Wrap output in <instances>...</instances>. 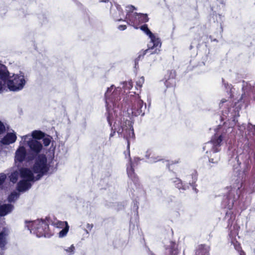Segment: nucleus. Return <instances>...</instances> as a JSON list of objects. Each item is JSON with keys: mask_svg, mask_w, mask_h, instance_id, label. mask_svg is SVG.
Segmentation results:
<instances>
[{"mask_svg": "<svg viewBox=\"0 0 255 255\" xmlns=\"http://www.w3.org/2000/svg\"><path fill=\"white\" fill-rule=\"evenodd\" d=\"M139 158H135L133 161H132L131 159L129 160V166L127 167V174L129 178H130L133 181L136 180V176L134 172L133 167L137 164V162L139 161Z\"/></svg>", "mask_w": 255, "mask_h": 255, "instance_id": "dca6fc26", "label": "nucleus"}, {"mask_svg": "<svg viewBox=\"0 0 255 255\" xmlns=\"http://www.w3.org/2000/svg\"><path fill=\"white\" fill-rule=\"evenodd\" d=\"M192 182H189V184L192 187V189L194 191L197 193L198 192V190L196 188L197 185L196 184V182L197 180V175L196 173L192 174Z\"/></svg>", "mask_w": 255, "mask_h": 255, "instance_id": "c85d7f7f", "label": "nucleus"}, {"mask_svg": "<svg viewBox=\"0 0 255 255\" xmlns=\"http://www.w3.org/2000/svg\"><path fill=\"white\" fill-rule=\"evenodd\" d=\"M84 231L87 234H89V233L87 230L85 229Z\"/></svg>", "mask_w": 255, "mask_h": 255, "instance_id": "603ef678", "label": "nucleus"}, {"mask_svg": "<svg viewBox=\"0 0 255 255\" xmlns=\"http://www.w3.org/2000/svg\"><path fill=\"white\" fill-rule=\"evenodd\" d=\"M135 7L134 6H133V5H128V6H127V14H130L131 16H133V14H130V12H132V11L134 10V9H135Z\"/></svg>", "mask_w": 255, "mask_h": 255, "instance_id": "4c0bfd02", "label": "nucleus"}, {"mask_svg": "<svg viewBox=\"0 0 255 255\" xmlns=\"http://www.w3.org/2000/svg\"><path fill=\"white\" fill-rule=\"evenodd\" d=\"M30 137L34 139H40L43 138L45 134L40 130H34L32 132L31 135H30Z\"/></svg>", "mask_w": 255, "mask_h": 255, "instance_id": "cd10ccee", "label": "nucleus"}, {"mask_svg": "<svg viewBox=\"0 0 255 255\" xmlns=\"http://www.w3.org/2000/svg\"><path fill=\"white\" fill-rule=\"evenodd\" d=\"M24 141H26V144L29 147L28 158L32 159L40 154V153L43 149L42 143L36 139H32L29 134L23 135L21 137Z\"/></svg>", "mask_w": 255, "mask_h": 255, "instance_id": "0eeeda50", "label": "nucleus"}, {"mask_svg": "<svg viewBox=\"0 0 255 255\" xmlns=\"http://www.w3.org/2000/svg\"><path fill=\"white\" fill-rule=\"evenodd\" d=\"M147 162L149 163H155L162 159L161 156L156 155L150 150H148L145 155Z\"/></svg>", "mask_w": 255, "mask_h": 255, "instance_id": "4be33fe9", "label": "nucleus"}, {"mask_svg": "<svg viewBox=\"0 0 255 255\" xmlns=\"http://www.w3.org/2000/svg\"><path fill=\"white\" fill-rule=\"evenodd\" d=\"M209 251L207 246L200 245L196 251L195 255H209Z\"/></svg>", "mask_w": 255, "mask_h": 255, "instance_id": "bb28decb", "label": "nucleus"}, {"mask_svg": "<svg viewBox=\"0 0 255 255\" xmlns=\"http://www.w3.org/2000/svg\"><path fill=\"white\" fill-rule=\"evenodd\" d=\"M5 130V127L3 123L0 121V134L2 133Z\"/></svg>", "mask_w": 255, "mask_h": 255, "instance_id": "a19ab883", "label": "nucleus"}, {"mask_svg": "<svg viewBox=\"0 0 255 255\" xmlns=\"http://www.w3.org/2000/svg\"><path fill=\"white\" fill-rule=\"evenodd\" d=\"M144 79L143 77H141L138 80V81H136V88L137 89H138L137 87H139V88H140L141 87L143 83H144Z\"/></svg>", "mask_w": 255, "mask_h": 255, "instance_id": "f704fd0d", "label": "nucleus"}, {"mask_svg": "<svg viewBox=\"0 0 255 255\" xmlns=\"http://www.w3.org/2000/svg\"><path fill=\"white\" fill-rule=\"evenodd\" d=\"M254 182L255 183V167L254 168Z\"/></svg>", "mask_w": 255, "mask_h": 255, "instance_id": "8fccbe9b", "label": "nucleus"}, {"mask_svg": "<svg viewBox=\"0 0 255 255\" xmlns=\"http://www.w3.org/2000/svg\"><path fill=\"white\" fill-rule=\"evenodd\" d=\"M148 48L143 52H140L138 56V57L135 60V66L138 64V61L142 59L143 56L147 53H149V54H153L158 53L160 51V47H149V46H147Z\"/></svg>", "mask_w": 255, "mask_h": 255, "instance_id": "f3484780", "label": "nucleus"}, {"mask_svg": "<svg viewBox=\"0 0 255 255\" xmlns=\"http://www.w3.org/2000/svg\"><path fill=\"white\" fill-rule=\"evenodd\" d=\"M14 206L11 204H1L0 203V217L5 216L12 212Z\"/></svg>", "mask_w": 255, "mask_h": 255, "instance_id": "412c9836", "label": "nucleus"}, {"mask_svg": "<svg viewBox=\"0 0 255 255\" xmlns=\"http://www.w3.org/2000/svg\"><path fill=\"white\" fill-rule=\"evenodd\" d=\"M3 87V83L2 82V80H0V93L2 91Z\"/></svg>", "mask_w": 255, "mask_h": 255, "instance_id": "c03bdc74", "label": "nucleus"}, {"mask_svg": "<svg viewBox=\"0 0 255 255\" xmlns=\"http://www.w3.org/2000/svg\"><path fill=\"white\" fill-rule=\"evenodd\" d=\"M86 226L87 229H88L89 230H91V229L93 227V225L88 223Z\"/></svg>", "mask_w": 255, "mask_h": 255, "instance_id": "a18cd8bd", "label": "nucleus"}, {"mask_svg": "<svg viewBox=\"0 0 255 255\" xmlns=\"http://www.w3.org/2000/svg\"><path fill=\"white\" fill-rule=\"evenodd\" d=\"M57 227L62 228L64 226L65 227L59 233V237L60 238H63L65 236L69 230V226L67 222L59 221L57 223Z\"/></svg>", "mask_w": 255, "mask_h": 255, "instance_id": "b1692460", "label": "nucleus"}, {"mask_svg": "<svg viewBox=\"0 0 255 255\" xmlns=\"http://www.w3.org/2000/svg\"><path fill=\"white\" fill-rule=\"evenodd\" d=\"M121 88L112 85L107 89L105 95L107 110L108 113L107 121L110 127L113 121H115L114 130L110 134V139L112 137L117 130L119 135L123 137L127 140L128 148H129V140L134 136L132 123L130 120L122 117V108L123 104L120 102L121 99Z\"/></svg>", "mask_w": 255, "mask_h": 255, "instance_id": "f257e3e1", "label": "nucleus"}, {"mask_svg": "<svg viewBox=\"0 0 255 255\" xmlns=\"http://www.w3.org/2000/svg\"><path fill=\"white\" fill-rule=\"evenodd\" d=\"M64 250L68 253L69 255H73L74 253L75 247L73 245L71 246L70 247L67 249H64Z\"/></svg>", "mask_w": 255, "mask_h": 255, "instance_id": "c9c22d12", "label": "nucleus"}, {"mask_svg": "<svg viewBox=\"0 0 255 255\" xmlns=\"http://www.w3.org/2000/svg\"><path fill=\"white\" fill-rule=\"evenodd\" d=\"M225 114H227V113L225 112V113H224L223 114V116H222V117H221V120H222V121H224V120H225V119H224V118H225V117H226V115H225Z\"/></svg>", "mask_w": 255, "mask_h": 255, "instance_id": "de8ad7c7", "label": "nucleus"}, {"mask_svg": "<svg viewBox=\"0 0 255 255\" xmlns=\"http://www.w3.org/2000/svg\"><path fill=\"white\" fill-rule=\"evenodd\" d=\"M211 40L214 41H217V42L218 41L216 39H211Z\"/></svg>", "mask_w": 255, "mask_h": 255, "instance_id": "864d4df0", "label": "nucleus"}, {"mask_svg": "<svg viewBox=\"0 0 255 255\" xmlns=\"http://www.w3.org/2000/svg\"><path fill=\"white\" fill-rule=\"evenodd\" d=\"M233 128L229 127L224 129L221 133H216L210 141L206 143L203 149L207 153H209V166L212 167L211 163L217 164L220 160L219 152L221 150V146L224 142H227L233 131Z\"/></svg>", "mask_w": 255, "mask_h": 255, "instance_id": "f03ea898", "label": "nucleus"}, {"mask_svg": "<svg viewBox=\"0 0 255 255\" xmlns=\"http://www.w3.org/2000/svg\"><path fill=\"white\" fill-rule=\"evenodd\" d=\"M229 162L232 164L234 168L237 169L240 167V170L246 174L251 168L252 160L250 151L248 150H244L235 158L234 157L236 155L234 148H230L228 152Z\"/></svg>", "mask_w": 255, "mask_h": 255, "instance_id": "39448f33", "label": "nucleus"}, {"mask_svg": "<svg viewBox=\"0 0 255 255\" xmlns=\"http://www.w3.org/2000/svg\"><path fill=\"white\" fill-rule=\"evenodd\" d=\"M127 28V26L126 25H120L118 27V29L120 30H124L126 29Z\"/></svg>", "mask_w": 255, "mask_h": 255, "instance_id": "37998d69", "label": "nucleus"}, {"mask_svg": "<svg viewBox=\"0 0 255 255\" xmlns=\"http://www.w3.org/2000/svg\"><path fill=\"white\" fill-rule=\"evenodd\" d=\"M39 20L42 24H45L48 21V18L46 14H42L38 16Z\"/></svg>", "mask_w": 255, "mask_h": 255, "instance_id": "7c9ffc66", "label": "nucleus"}, {"mask_svg": "<svg viewBox=\"0 0 255 255\" xmlns=\"http://www.w3.org/2000/svg\"><path fill=\"white\" fill-rule=\"evenodd\" d=\"M43 138V143L45 146H48L50 142H51V137L50 136H48L47 137H44Z\"/></svg>", "mask_w": 255, "mask_h": 255, "instance_id": "72a5a7b5", "label": "nucleus"}, {"mask_svg": "<svg viewBox=\"0 0 255 255\" xmlns=\"http://www.w3.org/2000/svg\"><path fill=\"white\" fill-rule=\"evenodd\" d=\"M20 193L18 191H13L7 196V200L9 204L15 203L19 198Z\"/></svg>", "mask_w": 255, "mask_h": 255, "instance_id": "393cba45", "label": "nucleus"}, {"mask_svg": "<svg viewBox=\"0 0 255 255\" xmlns=\"http://www.w3.org/2000/svg\"><path fill=\"white\" fill-rule=\"evenodd\" d=\"M123 84V88L126 90H130L132 87V83L131 81L125 82Z\"/></svg>", "mask_w": 255, "mask_h": 255, "instance_id": "473e14b6", "label": "nucleus"}, {"mask_svg": "<svg viewBox=\"0 0 255 255\" xmlns=\"http://www.w3.org/2000/svg\"><path fill=\"white\" fill-rule=\"evenodd\" d=\"M6 179V175L4 173H0V191L3 189V184Z\"/></svg>", "mask_w": 255, "mask_h": 255, "instance_id": "2f4dec72", "label": "nucleus"}, {"mask_svg": "<svg viewBox=\"0 0 255 255\" xmlns=\"http://www.w3.org/2000/svg\"><path fill=\"white\" fill-rule=\"evenodd\" d=\"M19 175L21 177L20 171L18 172L17 171H15L12 172L9 176L10 181L13 183H16L18 180Z\"/></svg>", "mask_w": 255, "mask_h": 255, "instance_id": "c756f323", "label": "nucleus"}, {"mask_svg": "<svg viewBox=\"0 0 255 255\" xmlns=\"http://www.w3.org/2000/svg\"><path fill=\"white\" fill-rule=\"evenodd\" d=\"M10 234V229L7 226L0 228V249L1 252L0 255L3 254V251L6 249V245L8 243V238Z\"/></svg>", "mask_w": 255, "mask_h": 255, "instance_id": "f8f14e48", "label": "nucleus"}, {"mask_svg": "<svg viewBox=\"0 0 255 255\" xmlns=\"http://www.w3.org/2000/svg\"><path fill=\"white\" fill-rule=\"evenodd\" d=\"M110 12L115 20H123L122 17H124L123 11L121 6L117 3L112 4Z\"/></svg>", "mask_w": 255, "mask_h": 255, "instance_id": "2eb2a0df", "label": "nucleus"}, {"mask_svg": "<svg viewBox=\"0 0 255 255\" xmlns=\"http://www.w3.org/2000/svg\"><path fill=\"white\" fill-rule=\"evenodd\" d=\"M216 16L217 20L221 24L224 21V16L222 14H218L216 15Z\"/></svg>", "mask_w": 255, "mask_h": 255, "instance_id": "ea45409f", "label": "nucleus"}, {"mask_svg": "<svg viewBox=\"0 0 255 255\" xmlns=\"http://www.w3.org/2000/svg\"><path fill=\"white\" fill-rule=\"evenodd\" d=\"M242 90L243 93L240 100H242L248 96H253L255 99V83L252 85L250 83L243 81Z\"/></svg>", "mask_w": 255, "mask_h": 255, "instance_id": "ddd939ff", "label": "nucleus"}, {"mask_svg": "<svg viewBox=\"0 0 255 255\" xmlns=\"http://www.w3.org/2000/svg\"><path fill=\"white\" fill-rule=\"evenodd\" d=\"M233 116H234L233 121L234 122H237V121L236 120V117L237 116H239V110L238 109L237 111H235V113L233 115Z\"/></svg>", "mask_w": 255, "mask_h": 255, "instance_id": "79ce46f5", "label": "nucleus"}, {"mask_svg": "<svg viewBox=\"0 0 255 255\" xmlns=\"http://www.w3.org/2000/svg\"><path fill=\"white\" fill-rule=\"evenodd\" d=\"M131 102L130 110L132 115L134 116H144L146 109V104L140 99L138 94L133 96L131 99Z\"/></svg>", "mask_w": 255, "mask_h": 255, "instance_id": "6e6552de", "label": "nucleus"}, {"mask_svg": "<svg viewBox=\"0 0 255 255\" xmlns=\"http://www.w3.org/2000/svg\"><path fill=\"white\" fill-rule=\"evenodd\" d=\"M238 129L240 131V133L243 135L244 130L246 129V126L245 124H242L238 126Z\"/></svg>", "mask_w": 255, "mask_h": 255, "instance_id": "58836bf2", "label": "nucleus"}, {"mask_svg": "<svg viewBox=\"0 0 255 255\" xmlns=\"http://www.w3.org/2000/svg\"><path fill=\"white\" fill-rule=\"evenodd\" d=\"M163 243L167 252H169L171 255H177V251L175 243L170 241H165Z\"/></svg>", "mask_w": 255, "mask_h": 255, "instance_id": "5701e85b", "label": "nucleus"}, {"mask_svg": "<svg viewBox=\"0 0 255 255\" xmlns=\"http://www.w3.org/2000/svg\"><path fill=\"white\" fill-rule=\"evenodd\" d=\"M33 160L34 162L31 169L27 168H21L20 169L21 178H27L31 181H37L47 174L50 169V164L48 162L46 155L39 154Z\"/></svg>", "mask_w": 255, "mask_h": 255, "instance_id": "7ed1b4c3", "label": "nucleus"}, {"mask_svg": "<svg viewBox=\"0 0 255 255\" xmlns=\"http://www.w3.org/2000/svg\"><path fill=\"white\" fill-rule=\"evenodd\" d=\"M240 190L239 187L230 188L226 198L224 199L223 204L224 206L229 209H231L234 203L239 197Z\"/></svg>", "mask_w": 255, "mask_h": 255, "instance_id": "1a4fd4ad", "label": "nucleus"}, {"mask_svg": "<svg viewBox=\"0 0 255 255\" xmlns=\"http://www.w3.org/2000/svg\"><path fill=\"white\" fill-rule=\"evenodd\" d=\"M32 159H29L28 152H27L25 147L20 145L15 152L14 161L15 164H20L23 161L30 162Z\"/></svg>", "mask_w": 255, "mask_h": 255, "instance_id": "9b49d317", "label": "nucleus"}, {"mask_svg": "<svg viewBox=\"0 0 255 255\" xmlns=\"http://www.w3.org/2000/svg\"><path fill=\"white\" fill-rule=\"evenodd\" d=\"M31 180H29L27 178H23V180H20L17 184L16 189L19 192H23L28 189L31 187V184L30 183Z\"/></svg>", "mask_w": 255, "mask_h": 255, "instance_id": "6ab92c4d", "label": "nucleus"}, {"mask_svg": "<svg viewBox=\"0 0 255 255\" xmlns=\"http://www.w3.org/2000/svg\"><path fill=\"white\" fill-rule=\"evenodd\" d=\"M229 214H230V213H226V216H225V218H226V219L228 218V217H229Z\"/></svg>", "mask_w": 255, "mask_h": 255, "instance_id": "3c124183", "label": "nucleus"}, {"mask_svg": "<svg viewBox=\"0 0 255 255\" xmlns=\"http://www.w3.org/2000/svg\"><path fill=\"white\" fill-rule=\"evenodd\" d=\"M175 72L174 71H168L165 76L164 84L167 87H173L175 85Z\"/></svg>", "mask_w": 255, "mask_h": 255, "instance_id": "a211bd4d", "label": "nucleus"}, {"mask_svg": "<svg viewBox=\"0 0 255 255\" xmlns=\"http://www.w3.org/2000/svg\"><path fill=\"white\" fill-rule=\"evenodd\" d=\"M100 2H107L109 0H99Z\"/></svg>", "mask_w": 255, "mask_h": 255, "instance_id": "09e8293b", "label": "nucleus"}, {"mask_svg": "<svg viewBox=\"0 0 255 255\" xmlns=\"http://www.w3.org/2000/svg\"><path fill=\"white\" fill-rule=\"evenodd\" d=\"M227 102L226 100H225V99H222V100L221 101V102H220V104H219V107H220V108H221V107H222V105H223L224 103H225V102Z\"/></svg>", "mask_w": 255, "mask_h": 255, "instance_id": "49530a36", "label": "nucleus"}, {"mask_svg": "<svg viewBox=\"0 0 255 255\" xmlns=\"http://www.w3.org/2000/svg\"><path fill=\"white\" fill-rule=\"evenodd\" d=\"M25 227L30 231V233L35 234L38 237L45 236V234L48 231L49 225L44 220L25 221Z\"/></svg>", "mask_w": 255, "mask_h": 255, "instance_id": "423d86ee", "label": "nucleus"}, {"mask_svg": "<svg viewBox=\"0 0 255 255\" xmlns=\"http://www.w3.org/2000/svg\"><path fill=\"white\" fill-rule=\"evenodd\" d=\"M171 180L174 184L175 187L179 190H186L188 188V186L183 185L181 180L178 178H174L171 179Z\"/></svg>", "mask_w": 255, "mask_h": 255, "instance_id": "a878e982", "label": "nucleus"}, {"mask_svg": "<svg viewBox=\"0 0 255 255\" xmlns=\"http://www.w3.org/2000/svg\"><path fill=\"white\" fill-rule=\"evenodd\" d=\"M140 28L143 32L148 36L150 39V41L147 44V46H149L150 48L153 47L156 48L161 47V42L160 39L151 32L146 24H143L141 26Z\"/></svg>", "mask_w": 255, "mask_h": 255, "instance_id": "9d476101", "label": "nucleus"}, {"mask_svg": "<svg viewBox=\"0 0 255 255\" xmlns=\"http://www.w3.org/2000/svg\"><path fill=\"white\" fill-rule=\"evenodd\" d=\"M16 133L14 131L8 132L1 138L0 143L3 145H9L14 143L16 141Z\"/></svg>", "mask_w": 255, "mask_h": 255, "instance_id": "aec40b11", "label": "nucleus"}, {"mask_svg": "<svg viewBox=\"0 0 255 255\" xmlns=\"http://www.w3.org/2000/svg\"><path fill=\"white\" fill-rule=\"evenodd\" d=\"M125 18L129 20L131 23L136 24L140 23L146 22L148 20V18L146 14L134 12L133 16L129 14L126 15Z\"/></svg>", "mask_w": 255, "mask_h": 255, "instance_id": "4468645a", "label": "nucleus"}, {"mask_svg": "<svg viewBox=\"0 0 255 255\" xmlns=\"http://www.w3.org/2000/svg\"><path fill=\"white\" fill-rule=\"evenodd\" d=\"M238 227L237 226H234V229L235 230H231V232L230 233V236L232 238H233L234 236H235L237 234H238L237 230L238 229Z\"/></svg>", "mask_w": 255, "mask_h": 255, "instance_id": "e433bc0d", "label": "nucleus"}, {"mask_svg": "<svg viewBox=\"0 0 255 255\" xmlns=\"http://www.w3.org/2000/svg\"><path fill=\"white\" fill-rule=\"evenodd\" d=\"M0 80L6 84L8 89L10 91L18 92L22 90L27 81L26 76L23 72L19 71L18 73L9 75V73L6 67L0 64Z\"/></svg>", "mask_w": 255, "mask_h": 255, "instance_id": "20e7f679", "label": "nucleus"}]
</instances>
